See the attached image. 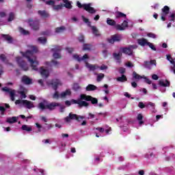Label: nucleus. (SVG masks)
<instances>
[{"mask_svg": "<svg viewBox=\"0 0 175 175\" xmlns=\"http://www.w3.org/2000/svg\"><path fill=\"white\" fill-rule=\"evenodd\" d=\"M77 114L76 113H70L68 116L64 118V121L65 122H70V121H72V120H78L77 118Z\"/></svg>", "mask_w": 175, "mask_h": 175, "instance_id": "nucleus-17", "label": "nucleus"}, {"mask_svg": "<svg viewBox=\"0 0 175 175\" xmlns=\"http://www.w3.org/2000/svg\"><path fill=\"white\" fill-rule=\"evenodd\" d=\"M113 58H115V59H116V61L118 64H121V56L120 55V53H114L113 54Z\"/></svg>", "mask_w": 175, "mask_h": 175, "instance_id": "nucleus-36", "label": "nucleus"}, {"mask_svg": "<svg viewBox=\"0 0 175 175\" xmlns=\"http://www.w3.org/2000/svg\"><path fill=\"white\" fill-rule=\"evenodd\" d=\"M27 23L29 24V27H31V29H33V31H39L40 25L39 21H33L32 18H30L27 21Z\"/></svg>", "mask_w": 175, "mask_h": 175, "instance_id": "nucleus-6", "label": "nucleus"}, {"mask_svg": "<svg viewBox=\"0 0 175 175\" xmlns=\"http://www.w3.org/2000/svg\"><path fill=\"white\" fill-rule=\"evenodd\" d=\"M50 31L49 30H46L45 31H42L40 35H42L43 36H50Z\"/></svg>", "mask_w": 175, "mask_h": 175, "instance_id": "nucleus-48", "label": "nucleus"}, {"mask_svg": "<svg viewBox=\"0 0 175 175\" xmlns=\"http://www.w3.org/2000/svg\"><path fill=\"white\" fill-rule=\"evenodd\" d=\"M77 6L79 8L83 9L88 12V13H90V14H94V13H96V10L95 8L91 7L92 4L91 3H88V4H81L80 1H77Z\"/></svg>", "mask_w": 175, "mask_h": 175, "instance_id": "nucleus-4", "label": "nucleus"}, {"mask_svg": "<svg viewBox=\"0 0 175 175\" xmlns=\"http://www.w3.org/2000/svg\"><path fill=\"white\" fill-rule=\"evenodd\" d=\"M19 31L21 32V33H22V35H29V31H28V30H25L23 27L19 28Z\"/></svg>", "mask_w": 175, "mask_h": 175, "instance_id": "nucleus-40", "label": "nucleus"}, {"mask_svg": "<svg viewBox=\"0 0 175 175\" xmlns=\"http://www.w3.org/2000/svg\"><path fill=\"white\" fill-rule=\"evenodd\" d=\"M38 13L41 17H43L44 18H47V17H50V14L47 13L46 10H38Z\"/></svg>", "mask_w": 175, "mask_h": 175, "instance_id": "nucleus-24", "label": "nucleus"}, {"mask_svg": "<svg viewBox=\"0 0 175 175\" xmlns=\"http://www.w3.org/2000/svg\"><path fill=\"white\" fill-rule=\"evenodd\" d=\"M71 103H72V105H79V107H88V106H90V103H88L86 101L82 100L81 99H79V100L72 99Z\"/></svg>", "mask_w": 175, "mask_h": 175, "instance_id": "nucleus-9", "label": "nucleus"}, {"mask_svg": "<svg viewBox=\"0 0 175 175\" xmlns=\"http://www.w3.org/2000/svg\"><path fill=\"white\" fill-rule=\"evenodd\" d=\"M100 70H105L108 68L107 66L103 64L100 67H98Z\"/></svg>", "mask_w": 175, "mask_h": 175, "instance_id": "nucleus-64", "label": "nucleus"}, {"mask_svg": "<svg viewBox=\"0 0 175 175\" xmlns=\"http://www.w3.org/2000/svg\"><path fill=\"white\" fill-rule=\"evenodd\" d=\"M1 38L9 44L13 43V37H11L9 34H1Z\"/></svg>", "mask_w": 175, "mask_h": 175, "instance_id": "nucleus-18", "label": "nucleus"}, {"mask_svg": "<svg viewBox=\"0 0 175 175\" xmlns=\"http://www.w3.org/2000/svg\"><path fill=\"white\" fill-rule=\"evenodd\" d=\"M51 62L53 64V66H55V68H58V66H59V62H58L54 59L52 60Z\"/></svg>", "mask_w": 175, "mask_h": 175, "instance_id": "nucleus-57", "label": "nucleus"}, {"mask_svg": "<svg viewBox=\"0 0 175 175\" xmlns=\"http://www.w3.org/2000/svg\"><path fill=\"white\" fill-rule=\"evenodd\" d=\"M170 21H175V14L172 13L170 14V16H168Z\"/></svg>", "mask_w": 175, "mask_h": 175, "instance_id": "nucleus-50", "label": "nucleus"}, {"mask_svg": "<svg viewBox=\"0 0 175 175\" xmlns=\"http://www.w3.org/2000/svg\"><path fill=\"white\" fill-rule=\"evenodd\" d=\"M21 104L23 105V106H25L27 109H32L35 107V105H33V103L27 100H16L15 101V105Z\"/></svg>", "mask_w": 175, "mask_h": 175, "instance_id": "nucleus-8", "label": "nucleus"}, {"mask_svg": "<svg viewBox=\"0 0 175 175\" xmlns=\"http://www.w3.org/2000/svg\"><path fill=\"white\" fill-rule=\"evenodd\" d=\"M19 94H20L21 98H24V99H25V98H27V94H25V92L21 91V92H19Z\"/></svg>", "mask_w": 175, "mask_h": 175, "instance_id": "nucleus-59", "label": "nucleus"}, {"mask_svg": "<svg viewBox=\"0 0 175 175\" xmlns=\"http://www.w3.org/2000/svg\"><path fill=\"white\" fill-rule=\"evenodd\" d=\"M64 4H63V8H66V9H72L73 6L72 5V2L68 0H64Z\"/></svg>", "mask_w": 175, "mask_h": 175, "instance_id": "nucleus-26", "label": "nucleus"}, {"mask_svg": "<svg viewBox=\"0 0 175 175\" xmlns=\"http://www.w3.org/2000/svg\"><path fill=\"white\" fill-rule=\"evenodd\" d=\"M170 12V8L167 5H165L162 9H161V19L162 21H166V18L165 17V16H167Z\"/></svg>", "mask_w": 175, "mask_h": 175, "instance_id": "nucleus-11", "label": "nucleus"}, {"mask_svg": "<svg viewBox=\"0 0 175 175\" xmlns=\"http://www.w3.org/2000/svg\"><path fill=\"white\" fill-rule=\"evenodd\" d=\"M0 111H1V116H4L5 111H6V108L3 106H0Z\"/></svg>", "mask_w": 175, "mask_h": 175, "instance_id": "nucleus-52", "label": "nucleus"}, {"mask_svg": "<svg viewBox=\"0 0 175 175\" xmlns=\"http://www.w3.org/2000/svg\"><path fill=\"white\" fill-rule=\"evenodd\" d=\"M121 41V36L118 34H115L111 36L110 39H108L109 43H111L113 44L115 42H120Z\"/></svg>", "mask_w": 175, "mask_h": 175, "instance_id": "nucleus-16", "label": "nucleus"}, {"mask_svg": "<svg viewBox=\"0 0 175 175\" xmlns=\"http://www.w3.org/2000/svg\"><path fill=\"white\" fill-rule=\"evenodd\" d=\"M81 100H85L86 102H91L92 105H98V98L92 97V96L87 94H81L80 95Z\"/></svg>", "mask_w": 175, "mask_h": 175, "instance_id": "nucleus-5", "label": "nucleus"}, {"mask_svg": "<svg viewBox=\"0 0 175 175\" xmlns=\"http://www.w3.org/2000/svg\"><path fill=\"white\" fill-rule=\"evenodd\" d=\"M107 24H108V25H111V27H114V26L116 27V25H116V21H114L110 18H108L107 19Z\"/></svg>", "mask_w": 175, "mask_h": 175, "instance_id": "nucleus-34", "label": "nucleus"}, {"mask_svg": "<svg viewBox=\"0 0 175 175\" xmlns=\"http://www.w3.org/2000/svg\"><path fill=\"white\" fill-rule=\"evenodd\" d=\"M16 62L18 66L21 67L23 70H28V66L27 65V63L23 61V58H21V57H17Z\"/></svg>", "mask_w": 175, "mask_h": 175, "instance_id": "nucleus-10", "label": "nucleus"}, {"mask_svg": "<svg viewBox=\"0 0 175 175\" xmlns=\"http://www.w3.org/2000/svg\"><path fill=\"white\" fill-rule=\"evenodd\" d=\"M116 80L120 83H125V81H128V78H126V76H125V75H122V76L118 77Z\"/></svg>", "mask_w": 175, "mask_h": 175, "instance_id": "nucleus-28", "label": "nucleus"}, {"mask_svg": "<svg viewBox=\"0 0 175 175\" xmlns=\"http://www.w3.org/2000/svg\"><path fill=\"white\" fill-rule=\"evenodd\" d=\"M38 40L42 44H46V43H47V39L46 38L40 37L38 38Z\"/></svg>", "mask_w": 175, "mask_h": 175, "instance_id": "nucleus-39", "label": "nucleus"}, {"mask_svg": "<svg viewBox=\"0 0 175 175\" xmlns=\"http://www.w3.org/2000/svg\"><path fill=\"white\" fill-rule=\"evenodd\" d=\"M159 85L160 87H170V82L167 79H165V83L163 80H160L159 81Z\"/></svg>", "mask_w": 175, "mask_h": 175, "instance_id": "nucleus-23", "label": "nucleus"}, {"mask_svg": "<svg viewBox=\"0 0 175 175\" xmlns=\"http://www.w3.org/2000/svg\"><path fill=\"white\" fill-rule=\"evenodd\" d=\"M82 20L83 21L84 23L86 24H88L89 27H91V22H90V20L87 18H85L84 16H82Z\"/></svg>", "mask_w": 175, "mask_h": 175, "instance_id": "nucleus-45", "label": "nucleus"}, {"mask_svg": "<svg viewBox=\"0 0 175 175\" xmlns=\"http://www.w3.org/2000/svg\"><path fill=\"white\" fill-rule=\"evenodd\" d=\"M3 66L0 64V76H2V75H3Z\"/></svg>", "mask_w": 175, "mask_h": 175, "instance_id": "nucleus-63", "label": "nucleus"}, {"mask_svg": "<svg viewBox=\"0 0 175 175\" xmlns=\"http://www.w3.org/2000/svg\"><path fill=\"white\" fill-rule=\"evenodd\" d=\"M138 107H139V109H144V107H146V105H144V103H143V102H139L138 104Z\"/></svg>", "mask_w": 175, "mask_h": 175, "instance_id": "nucleus-60", "label": "nucleus"}, {"mask_svg": "<svg viewBox=\"0 0 175 175\" xmlns=\"http://www.w3.org/2000/svg\"><path fill=\"white\" fill-rule=\"evenodd\" d=\"M81 88V87L80 86V85L79 83L73 84L72 90H74V91H79V90H80Z\"/></svg>", "mask_w": 175, "mask_h": 175, "instance_id": "nucleus-43", "label": "nucleus"}, {"mask_svg": "<svg viewBox=\"0 0 175 175\" xmlns=\"http://www.w3.org/2000/svg\"><path fill=\"white\" fill-rule=\"evenodd\" d=\"M116 18H126V14L118 11L116 12Z\"/></svg>", "mask_w": 175, "mask_h": 175, "instance_id": "nucleus-27", "label": "nucleus"}, {"mask_svg": "<svg viewBox=\"0 0 175 175\" xmlns=\"http://www.w3.org/2000/svg\"><path fill=\"white\" fill-rule=\"evenodd\" d=\"M6 122L8 124H14V122H17V118L16 117H12L8 118L6 120Z\"/></svg>", "mask_w": 175, "mask_h": 175, "instance_id": "nucleus-31", "label": "nucleus"}, {"mask_svg": "<svg viewBox=\"0 0 175 175\" xmlns=\"http://www.w3.org/2000/svg\"><path fill=\"white\" fill-rule=\"evenodd\" d=\"M22 81L23 83H25V84H32V79H29L28 77L27 76H24L23 78H22Z\"/></svg>", "mask_w": 175, "mask_h": 175, "instance_id": "nucleus-29", "label": "nucleus"}, {"mask_svg": "<svg viewBox=\"0 0 175 175\" xmlns=\"http://www.w3.org/2000/svg\"><path fill=\"white\" fill-rule=\"evenodd\" d=\"M49 85H51L53 90L55 91H57L58 90L59 85H62V83H61V81L59 79H52L51 83H49Z\"/></svg>", "mask_w": 175, "mask_h": 175, "instance_id": "nucleus-12", "label": "nucleus"}, {"mask_svg": "<svg viewBox=\"0 0 175 175\" xmlns=\"http://www.w3.org/2000/svg\"><path fill=\"white\" fill-rule=\"evenodd\" d=\"M125 72H126L125 68L120 67L119 68V73H120V75H124V73H125Z\"/></svg>", "mask_w": 175, "mask_h": 175, "instance_id": "nucleus-56", "label": "nucleus"}, {"mask_svg": "<svg viewBox=\"0 0 175 175\" xmlns=\"http://www.w3.org/2000/svg\"><path fill=\"white\" fill-rule=\"evenodd\" d=\"M53 99H59V94L58 93V92H55L54 93V94L53 95Z\"/></svg>", "mask_w": 175, "mask_h": 175, "instance_id": "nucleus-53", "label": "nucleus"}, {"mask_svg": "<svg viewBox=\"0 0 175 175\" xmlns=\"http://www.w3.org/2000/svg\"><path fill=\"white\" fill-rule=\"evenodd\" d=\"M74 59H76L78 61V62H81V61H84L85 64L86 68L89 69V70L94 72V70H96V69H99V66L95 65V64H91L88 63V62L85 59H88V55L85 54L82 57H80V56L77 54L73 55Z\"/></svg>", "mask_w": 175, "mask_h": 175, "instance_id": "nucleus-2", "label": "nucleus"}, {"mask_svg": "<svg viewBox=\"0 0 175 175\" xmlns=\"http://www.w3.org/2000/svg\"><path fill=\"white\" fill-rule=\"evenodd\" d=\"M133 79H135V80H140V79H143V77L139 75V74L135 71L133 72Z\"/></svg>", "mask_w": 175, "mask_h": 175, "instance_id": "nucleus-38", "label": "nucleus"}, {"mask_svg": "<svg viewBox=\"0 0 175 175\" xmlns=\"http://www.w3.org/2000/svg\"><path fill=\"white\" fill-rule=\"evenodd\" d=\"M167 59L170 61V64H174V59L170 55H167Z\"/></svg>", "mask_w": 175, "mask_h": 175, "instance_id": "nucleus-51", "label": "nucleus"}, {"mask_svg": "<svg viewBox=\"0 0 175 175\" xmlns=\"http://www.w3.org/2000/svg\"><path fill=\"white\" fill-rule=\"evenodd\" d=\"M66 51H68V53H69V54H72V53H73V51H75V49L73 48H70V47H66Z\"/></svg>", "mask_w": 175, "mask_h": 175, "instance_id": "nucleus-54", "label": "nucleus"}, {"mask_svg": "<svg viewBox=\"0 0 175 175\" xmlns=\"http://www.w3.org/2000/svg\"><path fill=\"white\" fill-rule=\"evenodd\" d=\"M93 35H95V36H100V34H99V31L95 26H90Z\"/></svg>", "mask_w": 175, "mask_h": 175, "instance_id": "nucleus-32", "label": "nucleus"}, {"mask_svg": "<svg viewBox=\"0 0 175 175\" xmlns=\"http://www.w3.org/2000/svg\"><path fill=\"white\" fill-rule=\"evenodd\" d=\"M42 2H45L46 5H49V6H53V10H61L64 8L63 4L55 5V1L54 0H42Z\"/></svg>", "mask_w": 175, "mask_h": 175, "instance_id": "nucleus-7", "label": "nucleus"}, {"mask_svg": "<svg viewBox=\"0 0 175 175\" xmlns=\"http://www.w3.org/2000/svg\"><path fill=\"white\" fill-rule=\"evenodd\" d=\"M46 102L47 101L44 100V102H41L38 104V109L41 110V111H44V110L46 109L50 110L51 111L53 110H55L56 107L61 106L60 103L55 102L51 103L48 105H45L44 103H46Z\"/></svg>", "mask_w": 175, "mask_h": 175, "instance_id": "nucleus-3", "label": "nucleus"}, {"mask_svg": "<svg viewBox=\"0 0 175 175\" xmlns=\"http://www.w3.org/2000/svg\"><path fill=\"white\" fill-rule=\"evenodd\" d=\"M72 95V92L70 89H67L66 91L62 92L60 94V98H66V96H70Z\"/></svg>", "mask_w": 175, "mask_h": 175, "instance_id": "nucleus-22", "label": "nucleus"}, {"mask_svg": "<svg viewBox=\"0 0 175 175\" xmlns=\"http://www.w3.org/2000/svg\"><path fill=\"white\" fill-rule=\"evenodd\" d=\"M147 46H148L151 50H153V51H157V48L152 44V43L149 42Z\"/></svg>", "mask_w": 175, "mask_h": 175, "instance_id": "nucleus-46", "label": "nucleus"}, {"mask_svg": "<svg viewBox=\"0 0 175 175\" xmlns=\"http://www.w3.org/2000/svg\"><path fill=\"white\" fill-rule=\"evenodd\" d=\"M117 31H125L126 28H128V21H124L122 25H116L115 26Z\"/></svg>", "mask_w": 175, "mask_h": 175, "instance_id": "nucleus-14", "label": "nucleus"}, {"mask_svg": "<svg viewBox=\"0 0 175 175\" xmlns=\"http://www.w3.org/2000/svg\"><path fill=\"white\" fill-rule=\"evenodd\" d=\"M78 40L80 43H84V36L83 35H81L79 38H78Z\"/></svg>", "mask_w": 175, "mask_h": 175, "instance_id": "nucleus-55", "label": "nucleus"}, {"mask_svg": "<svg viewBox=\"0 0 175 175\" xmlns=\"http://www.w3.org/2000/svg\"><path fill=\"white\" fill-rule=\"evenodd\" d=\"M13 20H14V12H10L8 21L10 23V21H13Z\"/></svg>", "mask_w": 175, "mask_h": 175, "instance_id": "nucleus-44", "label": "nucleus"}, {"mask_svg": "<svg viewBox=\"0 0 175 175\" xmlns=\"http://www.w3.org/2000/svg\"><path fill=\"white\" fill-rule=\"evenodd\" d=\"M144 66L146 69H152V68H151V63H150V62H148V61H145L144 62Z\"/></svg>", "mask_w": 175, "mask_h": 175, "instance_id": "nucleus-42", "label": "nucleus"}, {"mask_svg": "<svg viewBox=\"0 0 175 175\" xmlns=\"http://www.w3.org/2000/svg\"><path fill=\"white\" fill-rule=\"evenodd\" d=\"M22 131H26V132H31L32 131V127L28 126L27 124H24L21 127Z\"/></svg>", "mask_w": 175, "mask_h": 175, "instance_id": "nucleus-37", "label": "nucleus"}, {"mask_svg": "<svg viewBox=\"0 0 175 175\" xmlns=\"http://www.w3.org/2000/svg\"><path fill=\"white\" fill-rule=\"evenodd\" d=\"M96 131H98L100 133H103L105 132V129L102 127H97L96 128Z\"/></svg>", "mask_w": 175, "mask_h": 175, "instance_id": "nucleus-62", "label": "nucleus"}, {"mask_svg": "<svg viewBox=\"0 0 175 175\" xmlns=\"http://www.w3.org/2000/svg\"><path fill=\"white\" fill-rule=\"evenodd\" d=\"M97 87L95 85L89 84L86 87V91H95V90H97Z\"/></svg>", "mask_w": 175, "mask_h": 175, "instance_id": "nucleus-33", "label": "nucleus"}, {"mask_svg": "<svg viewBox=\"0 0 175 175\" xmlns=\"http://www.w3.org/2000/svg\"><path fill=\"white\" fill-rule=\"evenodd\" d=\"M40 73L44 79H47L50 76V72L47 69H44V67H41L40 69Z\"/></svg>", "mask_w": 175, "mask_h": 175, "instance_id": "nucleus-15", "label": "nucleus"}, {"mask_svg": "<svg viewBox=\"0 0 175 175\" xmlns=\"http://www.w3.org/2000/svg\"><path fill=\"white\" fill-rule=\"evenodd\" d=\"M147 36H148V38H152V39H155L157 38V35H155L152 33H148Z\"/></svg>", "mask_w": 175, "mask_h": 175, "instance_id": "nucleus-58", "label": "nucleus"}, {"mask_svg": "<svg viewBox=\"0 0 175 175\" xmlns=\"http://www.w3.org/2000/svg\"><path fill=\"white\" fill-rule=\"evenodd\" d=\"M83 50L84 51H90V50H91V44H83Z\"/></svg>", "mask_w": 175, "mask_h": 175, "instance_id": "nucleus-41", "label": "nucleus"}, {"mask_svg": "<svg viewBox=\"0 0 175 175\" xmlns=\"http://www.w3.org/2000/svg\"><path fill=\"white\" fill-rule=\"evenodd\" d=\"M30 49L31 51H27L25 53L21 52V53L23 57L27 59L33 70H38L39 62L36 61V57L33 55V53L38 51V47L35 46H31Z\"/></svg>", "mask_w": 175, "mask_h": 175, "instance_id": "nucleus-1", "label": "nucleus"}, {"mask_svg": "<svg viewBox=\"0 0 175 175\" xmlns=\"http://www.w3.org/2000/svg\"><path fill=\"white\" fill-rule=\"evenodd\" d=\"M77 118L78 119H75V120L77 121V122H81V120H84L85 117L77 115Z\"/></svg>", "mask_w": 175, "mask_h": 175, "instance_id": "nucleus-49", "label": "nucleus"}, {"mask_svg": "<svg viewBox=\"0 0 175 175\" xmlns=\"http://www.w3.org/2000/svg\"><path fill=\"white\" fill-rule=\"evenodd\" d=\"M65 29H66V28L64 26H61L59 27H56L55 29V33H62Z\"/></svg>", "mask_w": 175, "mask_h": 175, "instance_id": "nucleus-30", "label": "nucleus"}, {"mask_svg": "<svg viewBox=\"0 0 175 175\" xmlns=\"http://www.w3.org/2000/svg\"><path fill=\"white\" fill-rule=\"evenodd\" d=\"M105 77V74H102L100 73L98 76H97V81H102V79H103Z\"/></svg>", "mask_w": 175, "mask_h": 175, "instance_id": "nucleus-47", "label": "nucleus"}, {"mask_svg": "<svg viewBox=\"0 0 175 175\" xmlns=\"http://www.w3.org/2000/svg\"><path fill=\"white\" fill-rule=\"evenodd\" d=\"M36 126L38 129V132H42V125H40L39 123H36Z\"/></svg>", "mask_w": 175, "mask_h": 175, "instance_id": "nucleus-61", "label": "nucleus"}, {"mask_svg": "<svg viewBox=\"0 0 175 175\" xmlns=\"http://www.w3.org/2000/svg\"><path fill=\"white\" fill-rule=\"evenodd\" d=\"M122 53H124V54H127L128 55H132V54H133V51L129 46L123 48Z\"/></svg>", "mask_w": 175, "mask_h": 175, "instance_id": "nucleus-25", "label": "nucleus"}, {"mask_svg": "<svg viewBox=\"0 0 175 175\" xmlns=\"http://www.w3.org/2000/svg\"><path fill=\"white\" fill-rule=\"evenodd\" d=\"M52 51H55V53H53V57L57 59L58 58H61V55L57 52L60 51H61V48H59V46H56L55 48H53L51 49Z\"/></svg>", "mask_w": 175, "mask_h": 175, "instance_id": "nucleus-19", "label": "nucleus"}, {"mask_svg": "<svg viewBox=\"0 0 175 175\" xmlns=\"http://www.w3.org/2000/svg\"><path fill=\"white\" fill-rule=\"evenodd\" d=\"M0 59L3 62V64H5V65H10V66H13L12 63H9V60L5 54L0 55Z\"/></svg>", "mask_w": 175, "mask_h": 175, "instance_id": "nucleus-20", "label": "nucleus"}, {"mask_svg": "<svg viewBox=\"0 0 175 175\" xmlns=\"http://www.w3.org/2000/svg\"><path fill=\"white\" fill-rule=\"evenodd\" d=\"M144 118V117L143 116V115H142V113H139V114L137 115V120L138 121H139V125H143V124H144V121H143V118Z\"/></svg>", "mask_w": 175, "mask_h": 175, "instance_id": "nucleus-35", "label": "nucleus"}, {"mask_svg": "<svg viewBox=\"0 0 175 175\" xmlns=\"http://www.w3.org/2000/svg\"><path fill=\"white\" fill-rule=\"evenodd\" d=\"M2 91H4L5 92H9L11 100L14 101V96H16V90H11L8 87H4L2 88Z\"/></svg>", "mask_w": 175, "mask_h": 175, "instance_id": "nucleus-13", "label": "nucleus"}, {"mask_svg": "<svg viewBox=\"0 0 175 175\" xmlns=\"http://www.w3.org/2000/svg\"><path fill=\"white\" fill-rule=\"evenodd\" d=\"M148 40L147 39L142 38L137 40V43L139 46L144 47V46H147L148 44Z\"/></svg>", "mask_w": 175, "mask_h": 175, "instance_id": "nucleus-21", "label": "nucleus"}]
</instances>
